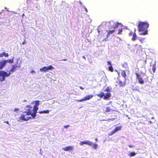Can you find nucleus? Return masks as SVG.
Segmentation results:
<instances>
[{"mask_svg": "<svg viewBox=\"0 0 158 158\" xmlns=\"http://www.w3.org/2000/svg\"><path fill=\"white\" fill-rule=\"evenodd\" d=\"M149 25L148 23L145 22H140L138 26V30L139 32L143 31L140 34L141 35H145L148 34L147 29Z\"/></svg>", "mask_w": 158, "mask_h": 158, "instance_id": "f257e3e1", "label": "nucleus"}, {"mask_svg": "<svg viewBox=\"0 0 158 158\" xmlns=\"http://www.w3.org/2000/svg\"><path fill=\"white\" fill-rule=\"evenodd\" d=\"M5 62L3 60L0 61V70L2 69L5 66ZM10 76V73L2 70L0 71V81H4L5 80V77H8Z\"/></svg>", "mask_w": 158, "mask_h": 158, "instance_id": "f03ea898", "label": "nucleus"}, {"mask_svg": "<svg viewBox=\"0 0 158 158\" xmlns=\"http://www.w3.org/2000/svg\"><path fill=\"white\" fill-rule=\"evenodd\" d=\"M24 110L25 111H24L23 113H26V115H31L33 118H35L37 112L35 111V109L32 106H31L30 105H27L26 106Z\"/></svg>", "mask_w": 158, "mask_h": 158, "instance_id": "7ed1b4c3", "label": "nucleus"}, {"mask_svg": "<svg viewBox=\"0 0 158 158\" xmlns=\"http://www.w3.org/2000/svg\"><path fill=\"white\" fill-rule=\"evenodd\" d=\"M97 96L100 98H102L104 96V98L106 99L109 98L111 96V94L110 93H107L106 95H104V93L102 92H101L100 93L97 94Z\"/></svg>", "mask_w": 158, "mask_h": 158, "instance_id": "20e7f679", "label": "nucleus"}, {"mask_svg": "<svg viewBox=\"0 0 158 158\" xmlns=\"http://www.w3.org/2000/svg\"><path fill=\"white\" fill-rule=\"evenodd\" d=\"M121 127L118 126L116 127L112 131H111L110 133L109 134V135H112L114 134V133L117 132L118 131L121 130Z\"/></svg>", "mask_w": 158, "mask_h": 158, "instance_id": "39448f33", "label": "nucleus"}, {"mask_svg": "<svg viewBox=\"0 0 158 158\" xmlns=\"http://www.w3.org/2000/svg\"><path fill=\"white\" fill-rule=\"evenodd\" d=\"M80 144L81 145H83L84 144H86L90 146H92L93 143L92 142L89 140L85 141H81L80 143Z\"/></svg>", "mask_w": 158, "mask_h": 158, "instance_id": "423d86ee", "label": "nucleus"}, {"mask_svg": "<svg viewBox=\"0 0 158 158\" xmlns=\"http://www.w3.org/2000/svg\"><path fill=\"white\" fill-rule=\"evenodd\" d=\"M135 74L137 76V78L138 79L139 82L140 84H143L144 81L142 78L141 77V76L138 73H136Z\"/></svg>", "mask_w": 158, "mask_h": 158, "instance_id": "0eeeda50", "label": "nucleus"}, {"mask_svg": "<svg viewBox=\"0 0 158 158\" xmlns=\"http://www.w3.org/2000/svg\"><path fill=\"white\" fill-rule=\"evenodd\" d=\"M62 149L64 151H70L73 149V147L72 146H70L63 148Z\"/></svg>", "mask_w": 158, "mask_h": 158, "instance_id": "6e6552de", "label": "nucleus"}, {"mask_svg": "<svg viewBox=\"0 0 158 158\" xmlns=\"http://www.w3.org/2000/svg\"><path fill=\"white\" fill-rule=\"evenodd\" d=\"M31 118V117H28L26 118H25V115L23 114L21 115L19 117V119L20 120L23 121H27Z\"/></svg>", "mask_w": 158, "mask_h": 158, "instance_id": "1a4fd4ad", "label": "nucleus"}, {"mask_svg": "<svg viewBox=\"0 0 158 158\" xmlns=\"http://www.w3.org/2000/svg\"><path fill=\"white\" fill-rule=\"evenodd\" d=\"M19 67L17 65H14L12 66V67L11 69L9 71V72L7 73H10V75L11 74V73L14 72L16 69Z\"/></svg>", "mask_w": 158, "mask_h": 158, "instance_id": "9d476101", "label": "nucleus"}, {"mask_svg": "<svg viewBox=\"0 0 158 158\" xmlns=\"http://www.w3.org/2000/svg\"><path fill=\"white\" fill-rule=\"evenodd\" d=\"M35 105L34 106L33 108L35 109V111H36L37 112V111L38 109V108L37 107V106L40 104V101L37 100L35 101Z\"/></svg>", "mask_w": 158, "mask_h": 158, "instance_id": "9b49d317", "label": "nucleus"}, {"mask_svg": "<svg viewBox=\"0 0 158 158\" xmlns=\"http://www.w3.org/2000/svg\"><path fill=\"white\" fill-rule=\"evenodd\" d=\"M140 47V45H138L137 44L133 46V49L131 50L132 52H135V51L137 52L139 50V48Z\"/></svg>", "mask_w": 158, "mask_h": 158, "instance_id": "f8f14e48", "label": "nucleus"}, {"mask_svg": "<svg viewBox=\"0 0 158 158\" xmlns=\"http://www.w3.org/2000/svg\"><path fill=\"white\" fill-rule=\"evenodd\" d=\"M107 62L108 64L110 65L108 67V70L111 72H113L114 69L112 66L111 62L110 61H108Z\"/></svg>", "mask_w": 158, "mask_h": 158, "instance_id": "ddd939ff", "label": "nucleus"}, {"mask_svg": "<svg viewBox=\"0 0 158 158\" xmlns=\"http://www.w3.org/2000/svg\"><path fill=\"white\" fill-rule=\"evenodd\" d=\"M118 84L120 87H123L124 86L126 85V81H122L121 80L119 81Z\"/></svg>", "mask_w": 158, "mask_h": 158, "instance_id": "4468645a", "label": "nucleus"}, {"mask_svg": "<svg viewBox=\"0 0 158 158\" xmlns=\"http://www.w3.org/2000/svg\"><path fill=\"white\" fill-rule=\"evenodd\" d=\"M93 97V95H88L84 97L85 101L89 100L91 99Z\"/></svg>", "mask_w": 158, "mask_h": 158, "instance_id": "2eb2a0df", "label": "nucleus"}, {"mask_svg": "<svg viewBox=\"0 0 158 158\" xmlns=\"http://www.w3.org/2000/svg\"><path fill=\"white\" fill-rule=\"evenodd\" d=\"M122 67L124 68L126 70L129 69L128 64L127 63L125 62L122 65Z\"/></svg>", "mask_w": 158, "mask_h": 158, "instance_id": "dca6fc26", "label": "nucleus"}, {"mask_svg": "<svg viewBox=\"0 0 158 158\" xmlns=\"http://www.w3.org/2000/svg\"><path fill=\"white\" fill-rule=\"evenodd\" d=\"M9 56L8 53H6L5 52H3L0 54V57H2L3 56L6 57H8Z\"/></svg>", "mask_w": 158, "mask_h": 158, "instance_id": "f3484780", "label": "nucleus"}, {"mask_svg": "<svg viewBox=\"0 0 158 158\" xmlns=\"http://www.w3.org/2000/svg\"><path fill=\"white\" fill-rule=\"evenodd\" d=\"M121 74L122 76L124 78H125L127 76L126 72L124 70H121Z\"/></svg>", "mask_w": 158, "mask_h": 158, "instance_id": "a211bd4d", "label": "nucleus"}, {"mask_svg": "<svg viewBox=\"0 0 158 158\" xmlns=\"http://www.w3.org/2000/svg\"><path fill=\"white\" fill-rule=\"evenodd\" d=\"M3 60L4 62H5V65H6V64L7 62H9L10 63H13V59H9V60Z\"/></svg>", "mask_w": 158, "mask_h": 158, "instance_id": "6ab92c4d", "label": "nucleus"}, {"mask_svg": "<svg viewBox=\"0 0 158 158\" xmlns=\"http://www.w3.org/2000/svg\"><path fill=\"white\" fill-rule=\"evenodd\" d=\"M115 31V30H110L107 31V34L106 35L107 37H108L109 36V35L111 34H113Z\"/></svg>", "mask_w": 158, "mask_h": 158, "instance_id": "aec40b11", "label": "nucleus"}, {"mask_svg": "<svg viewBox=\"0 0 158 158\" xmlns=\"http://www.w3.org/2000/svg\"><path fill=\"white\" fill-rule=\"evenodd\" d=\"M40 71L41 72H46L47 71L46 66L40 69Z\"/></svg>", "mask_w": 158, "mask_h": 158, "instance_id": "412c9836", "label": "nucleus"}, {"mask_svg": "<svg viewBox=\"0 0 158 158\" xmlns=\"http://www.w3.org/2000/svg\"><path fill=\"white\" fill-rule=\"evenodd\" d=\"M49 112V111L48 110H44L43 111H40L38 112V113L40 114L45 113V114H48Z\"/></svg>", "mask_w": 158, "mask_h": 158, "instance_id": "4be33fe9", "label": "nucleus"}, {"mask_svg": "<svg viewBox=\"0 0 158 158\" xmlns=\"http://www.w3.org/2000/svg\"><path fill=\"white\" fill-rule=\"evenodd\" d=\"M137 38L136 35L135 33H134L133 34V37L132 38V40L133 41H135L136 40Z\"/></svg>", "mask_w": 158, "mask_h": 158, "instance_id": "5701e85b", "label": "nucleus"}, {"mask_svg": "<svg viewBox=\"0 0 158 158\" xmlns=\"http://www.w3.org/2000/svg\"><path fill=\"white\" fill-rule=\"evenodd\" d=\"M152 69L153 71V73H154L156 70V64L155 63L152 66Z\"/></svg>", "mask_w": 158, "mask_h": 158, "instance_id": "b1692460", "label": "nucleus"}, {"mask_svg": "<svg viewBox=\"0 0 158 158\" xmlns=\"http://www.w3.org/2000/svg\"><path fill=\"white\" fill-rule=\"evenodd\" d=\"M46 68L47 71L54 69V67L51 65L46 67Z\"/></svg>", "mask_w": 158, "mask_h": 158, "instance_id": "393cba45", "label": "nucleus"}, {"mask_svg": "<svg viewBox=\"0 0 158 158\" xmlns=\"http://www.w3.org/2000/svg\"><path fill=\"white\" fill-rule=\"evenodd\" d=\"M136 154V153L135 152H130L129 154L128 155L131 157L135 156Z\"/></svg>", "mask_w": 158, "mask_h": 158, "instance_id": "a878e982", "label": "nucleus"}, {"mask_svg": "<svg viewBox=\"0 0 158 158\" xmlns=\"http://www.w3.org/2000/svg\"><path fill=\"white\" fill-rule=\"evenodd\" d=\"M111 108L110 107H107L106 110V112H109L111 111Z\"/></svg>", "mask_w": 158, "mask_h": 158, "instance_id": "bb28decb", "label": "nucleus"}, {"mask_svg": "<svg viewBox=\"0 0 158 158\" xmlns=\"http://www.w3.org/2000/svg\"><path fill=\"white\" fill-rule=\"evenodd\" d=\"M123 29H122V28L118 29V34H119V35L122 34V32L123 31Z\"/></svg>", "mask_w": 158, "mask_h": 158, "instance_id": "cd10ccee", "label": "nucleus"}, {"mask_svg": "<svg viewBox=\"0 0 158 158\" xmlns=\"http://www.w3.org/2000/svg\"><path fill=\"white\" fill-rule=\"evenodd\" d=\"M93 148L95 149H96L97 148L98 145L96 144H93Z\"/></svg>", "mask_w": 158, "mask_h": 158, "instance_id": "c85d7f7f", "label": "nucleus"}, {"mask_svg": "<svg viewBox=\"0 0 158 158\" xmlns=\"http://www.w3.org/2000/svg\"><path fill=\"white\" fill-rule=\"evenodd\" d=\"M76 101L78 102H81L83 101H85V100L84 98H82L81 99L77 100Z\"/></svg>", "mask_w": 158, "mask_h": 158, "instance_id": "c756f323", "label": "nucleus"}, {"mask_svg": "<svg viewBox=\"0 0 158 158\" xmlns=\"http://www.w3.org/2000/svg\"><path fill=\"white\" fill-rule=\"evenodd\" d=\"M119 24H120V23H117V24H116V26L114 27V28H116L118 27V25Z\"/></svg>", "mask_w": 158, "mask_h": 158, "instance_id": "7c9ffc66", "label": "nucleus"}, {"mask_svg": "<svg viewBox=\"0 0 158 158\" xmlns=\"http://www.w3.org/2000/svg\"><path fill=\"white\" fill-rule=\"evenodd\" d=\"M109 89L108 87H107V88L106 89L104 90V91H107L109 92Z\"/></svg>", "mask_w": 158, "mask_h": 158, "instance_id": "2f4dec72", "label": "nucleus"}, {"mask_svg": "<svg viewBox=\"0 0 158 158\" xmlns=\"http://www.w3.org/2000/svg\"><path fill=\"white\" fill-rule=\"evenodd\" d=\"M19 110V109L17 108H15L14 109V111H17Z\"/></svg>", "mask_w": 158, "mask_h": 158, "instance_id": "473e14b6", "label": "nucleus"}, {"mask_svg": "<svg viewBox=\"0 0 158 158\" xmlns=\"http://www.w3.org/2000/svg\"><path fill=\"white\" fill-rule=\"evenodd\" d=\"M132 33H132V32H131V31L129 33V35L130 36H131L132 35Z\"/></svg>", "mask_w": 158, "mask_h": 158, "instance_id": "72a5a7b5", "label": "nucleus"}, {"mask_svg": "<svg viewBox=\"0 0 158 158\" xmlns=\"http://www.w3.org/2000/svg\"><path fill=\"white\" fill-rule=\"evenodd\" d=\"M80 88L82 90H84V87H82V86H80Z\"/></svg>", "mask_w": 158, "mask_h": 158, "instance_id": "f704fd0d", "label": "nucleus"}, {"mask_svg": "<svg viewBox=\"0 0 158 158\" xmlns=\"http://www.w3.org/2000/svg\"><path fill=\"white\" fill-rule=\"evenodd\" d=\"M69 125H66V126H64V127L65 128H67V127H69Z\"/></svg>", "mask_w": 158, "mask_h": 158, "instance_id": "c9c22d12", "label": "nucleus"}, {"mask_svg": "<svg viewBox=\"0 0 158 158\" xmlns=\"http://www.w3.org/2000/svg\"><path fill=\"white\" fill-rule=\"evenodd\" d=\"M129 147L130 148H132V147H134V146L131 145H129Z\"/></svg>", "mask_w": 158, "mask_h": 158, "instance_id": "e433bc0d", "label": "nucleus"}, {"mask_svg": "<svg viewBox=\"0 0 158 158\" xmlns=\"http://www.w3.org/2000/svg\"><path fill=\"white\" fill-rule=\"evenodd\" d=\"M5 122L6 124H9V122L8 121H5Z\"/></svg>", "mask_w": 158, "mask_h": 158, "instance_id": "4c0bfd02", "label": "nucleus"}, {"mask_svg": "<svg viewBox=\"0 0 158 158\" xmlns=\"http://www.w3.org/2000/svg\"><path fill=\"white\" fill-rule=\"evenodd\" d=\"M25 44H26V42H25V41H24L22 43V44L23 45Z\"/></svg>", "mask_w": 158, "mask_h": 158, "instance_id": "58836bf2", "label": "nucleus"}, {"mask_svg": "<svg viewBox=\"0 0 158 158\" xmlns=\"http://www.w3.org/2000/svg\"><path fill=\"white\" fill-rule=\"evenodd\" d=\"M31 73H35V71H34V70H32L31 71Z\"/></svg>", "mask_w": 158, "mask_h": 158, "instance_id": "ea45409f", "label": "nucleus"}, {"mask_svg": "<svg viewBox=\"0 0 158 158\" xmlns=\"http://www.w3.org/2000/svg\"><path fill=\"white\" fill-rule=\"evenodd\" d=\"M67 60V59H64L62 60L63 61H66Z\"/></svg>", "mask_w": 158, "mask_h": 158, "instance_id": "a19ab883", "label": "nucleus"}, {"mask_svg": "<svg viewBox=\"0 0 158 158\" xmlns=\"http://www.w3.org/2000/svg\"><path fill=\"white\" fill-rule=\"evenodd\" d=\"M126 116L127 117H128V115H126Z\"/></svg>", "mask_w": 158, "mask_h": 158, "instance_id": "79ce46f5", "label": "nucleus"}, {"mask_svg": "<svg viewBox=\"0 0 158 158\" xmlns=\"http://www.w3.org/2000/svg\"><path fill=\"white\" fill-rule=\"evenodd\" d=\"M85 10H86V11L87 12V10L86 9H85Z\"/></svg>", "mask_w": 158, "mask_h": 158, "instance_id": "37998d69", "label": "nucleus"}, {"mask_svg": "<svg viewBox=\"0 0 158 158\" xmlns=\"http://www.w3.org/2000/svg\"><path fill=\"white\" fill-rule=\"evenodd\" d=\"M128 118L129 119H130V117H128Z\"/></svg>", "mask_w": 158, "mask_h": 158, "instance_id": "c03bdc74", "label": "nucleus"}]
</instances>
